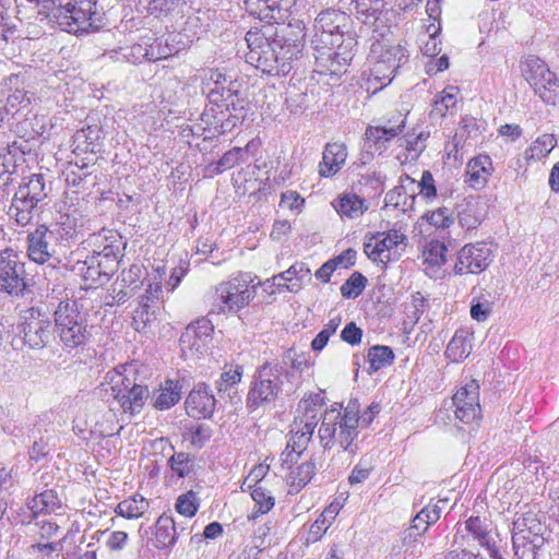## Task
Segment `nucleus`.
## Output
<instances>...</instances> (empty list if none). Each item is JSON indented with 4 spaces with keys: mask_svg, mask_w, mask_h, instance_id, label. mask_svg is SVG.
Listing matches in <instances>:
<instances>
[{
    "mask_svg": "<svg viewBox=\"0 0 559 559\" xmlns=\"http://www.w3.org/2000/svg\"><path fill=\"white\" fill-rule=\"evenodd\" d=\"M92 258L95 259L99 274L105 283L108 282L119 269V260L111 247H105L102 252L94 253Z\"/></svg>",
    "mask_w": 559,
    "mask_h": 559,
    "instance_id": "c9c22d12",
    "label": "nucleus"
},
{
    "mask_svg": "<svg viewBox=\"0 0 559 559\" xmlns=\"http://www.w3.org/2000/svg\"><path fill=\"white\" fill-rule=\"evenodd\" d=\"M148 506L150 503L144 497L134 495L119 502L115 511L118 515L126 519H138L144 514Z\"/></svg>",
    "mask_w": 559,
    "mask_h": 559,
    "instance_id": "4c0bfd02",
    "label": "nucleus"
},
{
    "mask_svg": "<svg viewBox=\"0 0 559 559\" xmlns=\"http://www.w3.org/2000/svg\"><path fill=\"white\" fill-rule=\"evenodd\" d=\"M545 515L538 516L536 513L526 512L516 518L512 523V536L522 535L527 539H535L537 543L546 542L548 527L545 523Z\"/></svg>",
    "mask_w": 559,
    "mask_h": 559,
    "instance_id": "aec40b11",
    "label": "nucleus"
},
{
    "mask_svg": "<svg viewBox=\"0 0 559 559\" xmlns=\"http://www.w3.org/2000/svg\"><path fill=\"white\" fill-rule=\"evenodd\" d=\"M90 166L85 163L79 165L70 164V166L64 171L66 182L69 187L74 188L73 192L78 193L81 189H84V183L86 179L92 176L93 171L88 170Z\"/></svg>",
    "mask_w": 559,
    "mask_h": 559,
    "instance_id": "de8ad7c7",
    "label": "nucleus"
},
{
    "mask_svg": "<svg viewBox=\"0 0 559 559\" xmlns=\"http://www.w3.org/2000/svg\"><path fill=\"white\" fill-rule=\"evenodd\" d=\"M416 185V194L418 193L424 199H431L432 197H436L437 189L435 186V179L432 174L429 170H425L421 175V178L419 181L415 180Z\"/></svg>",
    "mask_w": 559,
    "mask_h": 559,
    "instance_id": "774afa93",
    "label": "nucleus"
},
{
    "mask_svg": "<svg viewBox=\"0 0 559 559\" xmlns=\"http://www.w3.org/2000/svg\"><path fill=\"white\" fill-rule=\"evenodd\" d=\"M408 52L401 44L388 40H376L371 44L369 61L372 64L371 75L381 87L392 82L400 68L408 62Z\"/></svg>",
    "mask_w": 559,
    "mask_h": 559,
    "instance_id": "6e6552de",
    "label": "nucleus"
},
{
    "mask_svg": "<svg viewBox=\"0 0 559 559\" xmlns=\"http://www.w3.org/2000/svg\"><path fill=\"white\" fill-rule=\"evenodd\" d=\"M198 507L197 495L191 490L179 496L175 506L177 512L187 518H192L197 513Z\"/></svg>",
    "mask_w": 559,
    "mask_h": 559,
    "instance_id": "69168bd1",
    "label": "nucleus"
},
{
    "mask_svg": "<svg viewBox=\"0 0 559 559\" xmlns=\"http://www.w3.org/2000/svg\"><path fill=\"white\" fill-rule=\"evenodd\" d=\"M114 400L119 404L123 414L130 417L140 414L150 397L147 385L135 388L129 392L112 394Z\"/></svg>",
    "mask_w": 559,
    "mask_h": 559,
    "instance_id": "bb28decb",
    "label": "nucleus"
},
{
    "mask_svg": "<svg viewBox=\"0 0 559 559\" xmlns=\"http://www.w3.org/2000/svg\"><path fill=\"white\" fill-rule=\"evenodd\" d=\"M406 246V236L400 230L391 229L386 233H378L364 246V251L374 262L388 263L396 249Z\"/></svg>",
    "mask_w": 559,
    "mask_h": 559,
    "instance_id": "dca6fc26",
    "label": "nucleus"
},
{
    "mask_svg": "<svg viewBox=\"0 0 559 559\" xmlns=\"http://www.w3.org/2000/svg\"><path fill=\"white\" fill-rule=\"evenodd\" d=\"M225 109L216 108L215 106H210L204 109L201 115V122L205 124L203 131H207V134H211L213 131H217L221 121L223 120V116H225Z\"/></svg>",
    "mask_w": 559,
    "mask_h": 559,
    "instance_id": "0e129e2a",
    "label": "nucleus"
},
{
    "mask_svg": "<svg viewBox=\"0 0 559 559\" xmlns=\"http://www.w3.org/2000/svg\"><path fill=\"white\" fill-rule=\"evenodd\" d=\"M290 433L292 436L286 447V451L288 452L286 453L284 462H287L288 460L293 461V457H290L292 453H296L299 456L311 441L309 437L297 430L295 427H293Z\"/></svg>",
    "mask_w": 559,
    "mask_h": 559,
    "instance_id": "052dcab7",
    "label": "nucleus"
},
{
    "mask_svg": "<svg viewBox=\"0 0 559 559\" xmlns=\"http://www.w3.org/2000/svg\"><path fill=\"white\" fill-rule=\"evenodd\" d=\"M293 0H245L247 11L257 15L259 23L283 22Z\"/></svg>",
    "mask_w": 559,
    "mask_h": 559,
    "instance_id": "a211bd4d",
    "label": "nucleus"
},
{
    "mask_svg": "<svg viewBox=\"0 0 559 559\" xmlns=\"http://www.w3.org/2000/svg\"><path fill=\"white\" fill-rule=\"evenodd\" d=\"M242 368L237 367L235 370L224 371L216 382V389L221 399L229 397L237 393L236 385L241 381Z\"/></svg>",
    "mask_w": 559,
    "mask_h": 559,
    "instance_id": "79ce46f5",
    "label": "nucleus"
},
{
    "mask_svg": "<svg viewBox=\"0 0 559 559\" xmlns=\"http://www.w3.org/2000/svg\"><path fill=\"white\" fill-rule=\"evenodd\" d=\"M311 278L310 269L302 262H296L288 270L282 272L278 275L273 276V281H288L292 283H298L304 280Z\"/></svg>",
    "mask_w": 559,
    "mask_h": 559,
    "instance_id": "6e6d98bb",
    "label": "nucleus"
},
{
    "mask_svg": "<svg viewBox=\"0 0 559 559\" xmlns=\"http://www.w3.org/2000/svg\"><path fill=\"white\" fill-rule=\"evenodd\" d=\"M150 396L154 408L158 411L169 409L180 401L182 384L180 381L166 380Z\"/></svg>",
    "mask_w": 559,
    "mask_h": 559,
    "instance_id": "a878e982",
    "label": "nucleus"
},
{
    "mask_svg": "<svg viewBox=\"0 0 559 559\" xmlns=\"http://www.w3.org/2000/svg\"><path fill=\"white\" fill-rule=\"evenodd\" d=\"M242 153L241 147H234L227 151L216 163L209 165V170L214 175L222 174L226 169L233 168L238 164L239 156Z\"/></svg>",
    "mask_w": 559,
    "mask_h": 559,
    "instance_id": "bf43d9fd",
    "label": "nucleus"
},
{
    "mask_svg": "<svg viewBox=\"0 0 559 559\" xmlns=\"http://www.w3.org/2000/svg\"><path fill=\"white\" fill-rule=\"evenodd\" d=\"M447 250L448 249L443 242L438 240L430 241L424 251L425 262L432 266H440L444 264L447 261Z\"/></svg>",
    "mask_w": 559,
    "mask_h": 559,
    "instance_id": "13d9d810",
    "label": "nucleus"
},
{
    "mask_svg": "<svg viewBox=\"0 0 559 559\" xmlns=\"http://www.w3.org/2000/svg\"><path fill=\"white\" fill-rule=\"evenodd\" d=\"M187 430L191 445L197 449L203 448L213 435L212 428L204 423L193 424L187 427Z\"/></svg>",
    "mask_w": 559,
    "mask_h": 559,
    "instance_id": "4d7b16f0",
    "label": "nucleus"
},
{
    "mask_svg": "<svg viewBox=\"0 0 559 559\" xmlns=\"http://www.w3.org/2000/svg\"><path fill=\"white\" fill-rule=\"evenodd\" d=\"M349 23V15L340 10L328 9L321 11L313 24L312 44L314 50L328 48V45L334 46V43L340 40L344 33L348 31Z\"/></svg>",
    "mask_w": 559,
    "mask_h": 559,
    "instance_id": "9b49d317",
    "label": "nucleus"
},
{
    "mask_svg": "<svg viewBox=\"0 0 559 559\" xmlns=\"http://www.w3.org/2000/svg\"><path fill=\"white\" fill-rule=\"evenodd\" d=\"M416 199L415 179L404 174L400 177V185L391 189L385 195V205L400 209L403 212L413 210Z\"/></svg>",
    "mask_w": 559,
    "mask_h": 559,
    "instance_id": "412c9836",
    "label": "nucleus"
},
{
    "mask_svg": "<svg viewBox=\"0 0 559 559\" xmlns=\"http://www.w3.org/2000/svg\"><path fill=\"white\" fill-rule=\"evenodd\" d=\"M142 269L140 265L132 264L128 270H123L120 276L117 278L121 286L131 288L132 292L136 293L138 289L143 285L141 281Z\"/></svg>",
    "mask_w": 559,
    "mask_h": 559,
    "instance_id": "680f3d73",
    "label": "nucleus"
},
{
    "mask_svg": "<svg viewBox=\"0 0 559 559\" xmlns=\"http://www.w3.org/2000/svg\"><path fill=\"white\" fill-rule=\"evenodd\" d=\"M73 271L76 272L84 280V282L88 283L91 286L105 284L95 263V259H93L92 255L87 257L84 261H78L73 265Z\"/></svg>",
    "mask_w": 559,
    "mask_h": 559,
    "instance_id": "49530a36",
    "label": "nucleus"
},
{
    "mask_svg": "<svg viewBox=\"0 0 559 559\" xmlns=\"http://www.w3.org/2000/svg\"><path fill=\"white\" fill-rule=\"evenodd\" d=\"M27 289L24 263L17 253L7 248L0 251V290L10 296H23Z\"/></svg>",
    "mask_w": 559,
    "mask_h": 559,
    "instance_id": "ddd939ff",
    "label": "nucleus"
},
{
    "mask_svg": "<svg viewBox=\"0 0 559 559\" xmlns=\"http://www.w3.org/2000/svg\"><path fill=\"white\" fill-rule=\"evenodd\" d=\"M557 145L554 134L545 133L538 136L525 151L526 159L540 160L546 157Z\"/></svg>",
    "mask_w": 559,
    "mask_h": 559,
    "instance_id": "a19ab883",
    "label": "nucleus"
},
{
    "mask_svg": "<svg viewBox=\"0 0 559 559\" xmlns=\"http://www.w3.org/2000/svg\"><path fill=\"white\" fill-rule=\"evenodd\" d=\"M186 411L190 417L211 418L216 400L205 383H198L188 394L186 402Z\"/></svg>",
    "mask_w": 559,
    "mask_h": 559,
    "instance_id": "f3484780",
    "label": "nucleus"
},
{
    "mask_svg": "<svg viewBox=\"0 0 559 559\" xmlns=\"http://www.w3.org/2000/svg\"><path fill=\"white\" fill-rule=\"evenodd\" d=\"M404 129V120L394 127H368L365 132L364 148L367 154H382L389 142Z\"/></svg>",
    "mask_w": 559,
    "mask_h": 559,
    "instance_id": "4be33fe9",
    "label": "nucleus"
},
{
    "mask_svg": "<svg viewBox=\"0 0 559 559\" xmlns=\"http://www.w3.org/2000/svg\"><path fill=\"white\" fill-rule=\"evenodd\" d=\"M138 367L134 364L120 365L118 368L109 371L106 378H109L111 395L115 393L129 392L135 388L145 386L138 382Z\"/></svg>",
    "mask_w": 559,
    "mask_h": 559,
    "instance_id": "5701e85b",
    "label": "nucleus"
},
{
    "mask_svg": "<svg viewBox=\"0 0 559 559\" xmlns=\"http://www.w3.org/2000/svg\"><path fill=\"white\" fill-rule=\"evenodd\" d=\"M341 412L336 408L326 411L322 417L319 428L320 443L324 450L332 449L338 444L342 453L347 454L352 460L359 450L356 441L359 435L357 419L347 417V420H340Z\"/></svg>",
    "mask_w": 559,
    "mask_h": 559,
    "instance_id": "39448f33",
    "label": "nucleus"
},
{
    "mask_svg": "<svg viewBox=\"0 0 559 559\" xmlns=\"http://www.w3.org/2000/svg\"><path fill=\"white\" fill-rule=\"evenodd\" d=\"M51 15L61 31L76 36L104 26V12L96 0H62L51 9Z\"/></svg>",
    "mask_w": 559,
    "mask_h": 559,
    "instance_id": "20e7f679",
    "label": "nucleus"
},
{
    "mask_svg": "<svg viewBox=\"0 0 559 559\" xmlns=\"http://www.w3.org/2000/svg\"><path fill=\"white\" fill-rule=\"evenodd\" d=\"M260 282L253 283L248 273H238L228 281L221 282L215 286L213 295L212 312L237 313L253 300Z\"/></svg>",
    "mask_w": 559,
    "mask_h": 559,
    "instance_id": "423d86ee",
    "label": "nucleus"
},
{
    "mask_svg": "<svg viewBox=\"0 0 559 559\" xmlns=\"http://www.w3.org/2000/svg\"><path fill=\"white\" fill-rule=\"evenodd\" d=\"M465 527L468 533H471L473 537L479 543V545L488 550L490 556L498 555V548L496 547L495 543H491L489 531L479 516L469 518L465 523Z\"/></svg>",
    "mask_w": 559,
    "mask_h": 559,
    "instance_id": "473e14b6",
    "label": "nucleus"
},
{
    "mask_svg": "<svg viewBox=\"0 0 559 559\" xmlns=\"http://www.w3.org/2000/svg\"><path fill=\"white\" fill-rule=\"evenodd\" d=\"M75 236L76 230L67 223L40 224L27 233V257L37 264H46L44 274L48 281L59 280V254Z\"/></svg>",
    "mask_w": 559,
    "mask_h": 559,
    "instance_id": "f03ea898",
    "label": "nucleus"
},
{
    "mask_svg": "<svg viewBox=\"0 0 559 559\" xmlns=\"http://www.w3.org/2000/svg\"><path fill=\"white\" fill-rule=\"evenodd\" d=\"M394 357V353L389 346L376 345L368 350V361L372 371H378L392 365Z\"/></svg>",
    "mask_w": 559,
    "mask_h": 559,
    "instance_id": "09e8293b",
    "label": "nucleus"
},
{
    "mask_svg": "<svg viewBox=\"0 0 559 559\" xmlns=\"http://www.w3.org/2000/svg\"><path fill=\"white\" fill-rule=\"evenodd\" d=\"M251 497L255 506L248 515L249 520H255L260 515L267 513L274 507L275 499L270 491L261 486V480L257 481L252 487Z\"/></svg>",
    "mask_w": 559,
    "mask_h": 559,
    "instance_id": "72a5a7b5",
    "label": "nucleus"
},
{
    "mask_svg": "<svg viewBox=\"0 0 559 559\" xmlns=\"http://www.w3.org/2000/svg\"><path fill=\"white\" fill-rule=\"evenodd\" d=\"M53 316L55 332L66 350L70 352L86 343L90 336L87 320L75 300L60 301Z\"/></svg>",
    "mask_w": 559,
    "mask_h": 559,
    "instance_id": "0eeeda50",
    "label": "nucleus"
},
{
    "mask_svg": "<svg viewBox=\"0 0 559 559\" xmlns=\"http://www.w3.org/2000/svg\"><path fill=\"white\" fill-rule=\"evenodd\" d=\"M19 332L23 342L32 349L45 348L55 332L50 318L39 309L31 308L26 310L19 324Z\"/></svg>",
    "mask_w": 559,
    "mask_h": 559,
    "instance_id": "f8f14e48",
    "label": "nucleus"
},
{
    "mask_svg": "<svg viewBox=\"0 0 559 559\" xmlns=\"http://www.w3.org/2000/svg\"><path fill=\"white\" fill-rule=\"evenodd\" d=\"M225 116H223V120L218 126L217 131L211 132V134H205V139H214L222 134L233 131L238 123H240L245 117L243 114H237V109L235 107L234 102L231 104H225Z\"/></svg>",
    "mask_w": 559,
    "mask_h": 559,
    "instance_id": "c03bdc74",
    "label": "nucleus"
},
{
    "mask_svg": "<svg viewBox=\"0 0 559 559\" xmlns=\"http://www.w3.org/2000/svg\"><path fill=\"white\" fill-rule=\"evenodd\" d=\"M373 469V464L371 459L368 456H362L358 461V463L354 466L350 475L348 476V483L350 485L361 484L364 483Z\"/></svg>",
    "mask_w": 559,
    "mask_h": 559,
    "instance_id": "e2e57ef3",
    "label": "nucleus"
},
{
    "mask_svg": "<svg viewBox=\"0 0 559 559\" xmlns=\"http://www.w3.org/2000/svg\"><path fill=\"white\" fill-rule=\"evenodd\" d=\"M492 261V250L487 242H476L464 246L457 252V261L454 265L456 274H478Z\"/></svg>",
    "mask_w": 559,
    "mask_h": 559,
    "instance_id": "4468645a",
    "label": "nucleus"
},
{
    "mask_svg": "<svg viewBox=\"0 0 559 559\" xmlns=\"http://www.w3.org/2000/svg\"><path fill=\"white\" fill-rule=\"evenodd\" d=\"M459 224L467 229H475L483 219V215L478 203L473 201H466L460 205L457 213Z\"/></svg>",
    "mask_w": 559,
    "mask_h": 559,
    "instance_id": "37998d69",
    "label": "nucleus"
},
{
    "mask_svg": "<svg viewBox=\"0 0 559 559\" xmlns=\"http://www.w3.org/2000/svg\"><path fill=\"white\" fill-rule=\"evenodd\" d=\"M316 474V463L310 460L296 466L288 476L289 493L298 492Z\"/></svg>",
    "mask_w": 559,
    "mask_h": 559,
    "instance_id": "f704fd0d",
    "label": "nucleus"
},
{
    "mask_svg": "<svg viewBox=\"0 0 559 559\" xmlns=\"http://www.w3.org/2000/svg\"><path fill=\"white\" fill-rule=\"evenodd\" d=\"M335 518V511L330 508L325 509L320 516L311 524L307 535L305 536L304 544L309 546L319 542L326 533Z\"/></svg>",
    "mask_w": 559,
    "mask_h": 559,
    "instance_id": "e433bc0d",
    "label": "nucleus"
},
{
    "mask_svg": "<svg viewBox=\"0 0 559 559\" xmlns=\"http://www.w3.org/2000/svg\"><path fill=\"white\" fill-rule=\"evenodd\" d=\"M168 464L178 477L183 478L193 472L195 457L186 452H177L170 456Z\"/></svg>",
    "mask_w": 559,
    "mask_h": 559,
    "instance_id": "8fccbe9b",
    "label": "nucleus"
},
{
    "mask_svg": "<svg viewBox=\"0 0 559 559\" xmlns=\"http://www.w3.org/2000/svg\"><path fill=\"white\" fill-rule=\"evenodd\" d=\"M455 406V417L464 423L472 424L478 421L481 417L479 405V384L475 380H469L461 386L452 399Z\"/></svg>",
    "mask_w": 559,
    "mask_h": 559,
    "instance_id": "2eb2a0df",
    "label": "nucleus"
},
{
    "mask_svg": "<svg viewBox=\"0 0 559 559\" xmlns=\"http://www.w3.org/2000/svg\"><path fill=\"white\" fill-rule=\"evenodd\" d=\"M186 0H147V11L156 16H167L179 12Z\"/></svg>",
    "mask_w": 559,
    "mask_h": 559,
    "instance_id": "3c124183",
    "label": "nucleus"
},
{
    "mask_svg": "<svg viewBox=\"0 0 559 559\" xmlns=\"http://www.w3.org/2000/svg\"><path fill=\"white\" fill-rule=\"evenodd\" d=\"M53 499L55 496L52 491H44L36 495L27 506L33 515L36 516L40 513L49 512L50 507L53 504Z\"/></svg>",
    "mask_w": 559,
    "mask_h": 559,
    "instance_id": "338daca9",
    "label": "nucleus"
},
{
    "mask_svg": "<svg viewBox=\"0 0 559 559\" xmlns=\"http://www.w3.org/2000/svg\"><path fill=\"white\" fill-rule=\"evenodd\" d=\"M347 158V147L343 143H328L323 150L322 160L319 164L321 177H331L340 171Z\"/></svg>",
    "mask_w": 559,
    "mask_h": 559,
    "instance_id": "b1692460",
    "label": "nucleus"
},
{
    "mask_svg": "<svg viewBox=\"0 0 559 559\" xmlns=\"http://www.w3.org/2000/svg\"><path fill=\"white\" fill-rule=\"evenodd\" d=\"M156 320L155 311L151 302L141 300L139 307L133 312L134 329L139 332L144 331Z\"/></svg>",
    "mask_w": 559,
    "mask_h": 559,
    "instance_id": "5fc2aeb1",
    "label": "nucleus"
},
{
    "mask_svg": "<svg viewBox=\"0 0 559 559\" xmlns=\"http://www.w3.org/2000/svg\"><path fill=\"white\" fill-rule=\"evenodd\" d=\"M367 278L360 272H354L341 286L344 298H357L366 288Z\"/></svg>",
    "mask_w": 559,
    "mask_h": 559,
    "instance_id": "864d4df0",
    "label": "nucleus"
},
{
    "mask_svg": "<svg viewBox=\"0 0 559 559\" xmlns=\"http://www.w3.org/2000/svg\"><path fill=\"white\" fill-rule=\"evenodd\" d=\"M265 364H275L283 373L288 372L292 373L290 385L295 389L296 382L299 378V374L308 368V362L306 359L301 358V356L296 352L295 348L286 349L281 359H272L264 361Z\"/></svg>",
    "mask_w": 559,
    "mask_h": 559,
    "instance_id": "c85d7f7f",
    "label": "nucleus"
},
{
    "mask_svg": "<svg viewBox=\"0 0 559 559\" xmlns=\"http://www.w3.org/2000/svg\"><path fill=\"white\" fill-rule=\"evenodd\" d=\"M493 168L488 155H478L472 158L465 170V181L474 189H481L488 182Z\"/></svg>",
    "mask_w": 559,
    "mask_h": 559,
    "instance_id": "393cba45",
    "label": "nucleus"
},
{
    "mask_svg": "<svg viewBox=\"0 0 559 559\" xmlns=\"http://www.w3.org/2000/svg\"><path fill=\"white\" fill-rule=\"evenodd\" d=\"M245 39L249 48L248 63L263 74L286 75L292 70V62L304 50L305 25L299 20L288 24L259 23L247 32Z\"/></svg>",
    "mask_w": 559,
    "mask_h": 559,
    "instance_id": "f257e3e1",
    "label": "nucleus"
},
{
    "mask_svg": "<svg viewBox=\"0 0 559 559\" xmlns=\"http://www.w3.org/2000/svg\"><path fill=\"white\" fill-rule=\"evenodd\" d=\"M334 209L341 216L359 217L367 210L365 200L355 193H344L334 203Z\"/></svg>",
    "mask_w": 559,
    "mask_h": 559,
    "instance_id": "2f4dec72",
    "label": "nucleus"
},
{
    "mask_svg": "<svg viewBox=\"0 0 559 559\" xmlns=\"http://www.w3.org/2000/svg\"><path fill=\"white\" fill-rule=\"evenodd\" d=\"M214 326L206 318L198 319L189 324L179 338L182 352H201L212 340Z\"/></svg>",
    "mask_w": 559,
    "mask_h": 559,
    "instance_id": "6ab92c4d",
    "label": "nucleus"
},
{
    "mask_svg": "<svg viewBox=\"0 0 559 559\" xmlns=\"http://www.w3.org/2000/svg\"><path fill=\"white\" fill-rule=\"evenodd\" d=\"M460 96L457 86H447L435 99L430 110L431 119H442L447 114L453 115L456 111V104Z\"/></svg>",
    "mask_w": 559,
    "mask_h": 559,
    "instance_id": "c756f323",
    "label": "nucleus"
},
{
    "mask_svg": "<svg viewBox=\"0 0 559 559\" xmlns=\"http://www.w3.org/2000/svg\"><path fill=\"white\" fill-rule=\"evenodd\" d=\"M278 368L275 364L265 362L255 368L246 396V407L250 413L271 408L283 394L295 391L290 385L293 374L283 373Z\"/></svg>",
    "mask_w": 559,
    "mask_h": 559,
    "instance_id": "7ed1b4c3",
    "label": "nucleus"
},
{
    "mask_svg": "<svg viewBox=\"0 0 559 559\" xmlns=\"http://www.w3.org/2000/svg\"><path fill=\"white\" fill-rule=\"evenodd\" d=\"M356 46V38L347 31L340 40L334 43V46L328 45V48H320L316 51L317 63L325 68L331 75L340 76L346 72L353 60Z\"/></svg>",
    "mask_w": 559,
    "mask_h": 559,
    "instance_id": "9d476101",
    "label": "nucleus"
},
{
    "mask_svg": "<svg viewBox=\"0 0 559 559\" xmlns=\"http://www.w3.org/2000/svg\"><path fill=\"white\" fill-rule=\"evenodd\" d=\"M471 349L472 345L467 333L464 331H457L449 342L445 355L452 361H461L469 355Z\"/></svg>",
    "mask_w": 559,
    "mask_h": 559,
    "instance_id": "58836bf2",
    "label": "nucleus"
},
{
    "mask_svg": "<svg viewBox=\"0 0 559 559\" xmlns=\"http://www.w3.org/2000/svg\"><path fill=\"white\" fill-rule=\"evenodd\" d=\"M545 543H537L535 539H527L522 535L512 536V545L516 559H536L538 550Z\"/></svg>",
    "mask_w": 559,
    "mask_h": 559,
    "instance_id": "a18cd8bd",
    "label": "nucleus"
},
{
    "mask_svg": "<svg viewBox=\"0 0 559 559\" xmlns=\"http://www.w3.org/2000/svg\"><path fill=\"white\" fill-rule=\"evenodd\" d=\"M178 537L175 520L166 514L160 515L155 523L154 547L164 549L173 546Z\"/></svg>",
    "mask_w": 559,
    "mask_h": 559,
    "instance_id": "7c9ffc66",
    "label": "nucleus"
},
{
    "mask_svg": "<svg viewBox=\"0 0 559 559\" xmlns=\"http://www.w3.org/2000/svg\"><path fill=\"white\" fill-rule=\"evenodd\" d=\"M39 209L40 204L16 191L9 207L8 215L10 218H13L17 225L26 226L32 222L35 214L39 212Z\"/></svg>",
    "mask_w": 559,
    "mask_h": 559,
    "instance_id": "cd10ccee",
    "label": "nucleus"
},
{
    "mask_svg": "<svg viewBox=\"0 0 559 559\" xmlns=\"http://www.w3.org/2000/svg\"><path fill=\"white\" fill-rule=\"evenodd\" d=\"M522 74L545 104L552 106L557 104L559 81L542 59L528 56L522 63Z\"/></svg>",
    "mask_w": 559,
    "mask_h": 559,
    "instance_id": "1a4fd4ad",
    "label": "nucleus"
},
{
    "mask_svg": "<svg viewBox=\"0 0 559 559\" xmlns=\"http://www.w3.org/2000/svg\"><path fill=\"white\" fill-rule=\"evenodd\" d=\"M17 192L40 204L47 198L44 175L33 174L28 177L27 182L19 188Z\"/></svg>",
    "mask_w": 559,
    "mask_h": 559,
    "instance_id": "ea45409f",
    "label": "nucleus"
},
{
    "mask_svg": "<svg viewBox=\"0 0 559 559\" xmlns=\"http://www.w3.org/2000/svg\"><path fill=\"white\" fill-rule=\"evenodd\" d=\"M118 60L132 64L142 63L147 55V44H133L115 51Z\"/></svg>",
    "mask_w": 559,
    "mask_h": 559,
    "instance_id": "603ef678",
    "label": "nucleus"
}]
</instances>
